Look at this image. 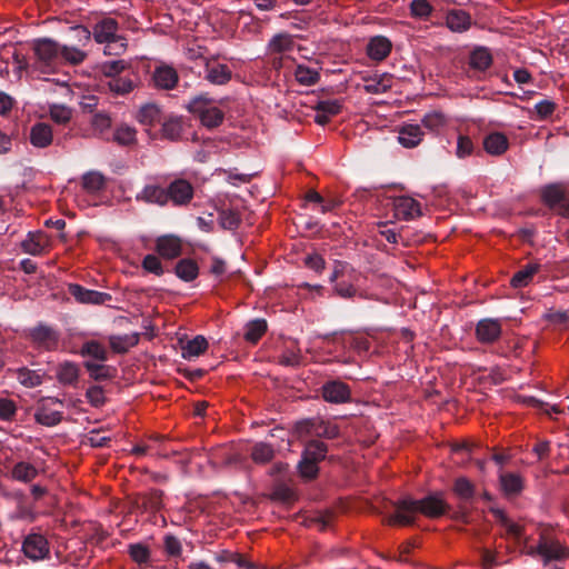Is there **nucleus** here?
Returning <instances> with one entry per match:
<instances>
[{"label":"nucleus","instance_id":"f257e3e1","mask_svg":"<svg viewBox=\"0 0 569 569\" xmlns=\"http://www.w3.org/2000/svg\"><path fill=\"white\" fill-rule=\"evenodd\" d=\"M395 513L387 522L390 526H411L416 521V515L421 513L427 518H439L448 512L450 506L442 492H432L422 499L405 497L393 502Z\"/></svg>","mask_w":569,"mask_h":569},{"label":"nucleus","instance_id":"f03ea898","mask_svg":"<svg viewBox=\"0 0 569 569\" xmlns=\"http://www.w3.org/2000/svg\"><path fill=\"white\" fill-rule=\"evenodd\" d=\"M187 108L192 114L199 118L204 127L210 129L219 127L224 119L223 111L207 96L194 97L189 101Z\"/></svg>","mask_w":569,"mask_h":569},{"label":"nucleus","instance_id":"7ed1b4c3","mask_svg":"<svg viewBox=\"0 0 569 569\" xmlns=\"http://www.w3.org/2000/svg\"><path fill=\"white\" fill-rule=\"evenodd\" d=\"M36 64L43 72L52 70L60 64V44L50 38L36 39L32 42Z\"/></svg>","mask_w":569,"mask_h":569},{"label":"nucleus","instance_id":"20e7f679","mask_svg":"<svg viewBox=\"0 0 569 569\" xmlns=\"http://www.w3.org/2000/svg\"><path fill=\"white\" fill-rule=\"evenodd\" d=\"M296 431L300 437H322L333 439L339 436V428L319 417L309 418L296 423Z\"/></svg>","mask_w":569,"mask_h":569},{"label":"nucleus","instance_id":"39448f33","mask_svg":"<svg viewBox=\"0 0 569 569\" xmlns=\"http://www.w3.org/2000/svg\"><path fill=\"white\" fill-rule=\"evenodd\" d=\"M79 33V38L89 42L91 39V32L86 27L77 26L73 28ZM119 24L112 18H106L94 24L92 36L96 42L106 43L114 39L118 34Z\"/></svg>","mask_w":569,"mask_h":569},{"label":"nucleus","instance_id":"423d86ee","mask_svg":"<svg viewBox=\"0 0 569 569\" xmlns=\"http://www.w3.org/2000/svg\"><path fill=\"white\" fill-rule=\"evenodd\" d=\"M29 338L32 345L44 351H54L59 347L60 335L50 326L39 323L29 330Z\"/></svg>","mask_w":569,"mask_h":569},{"label":"nucleus","instance_id":"0eeeda50","mask_svg":"<svg viewBox=\"0 0 569 569\" xmlns=\"http://www.w3.org/2000/svg\"><path fill=\"white\" fill-rule=\"evenodd\" d=\"M63 402L58 398H42L39 400L34 419L38 423L47 427H53L62 420V411L56 410V405H62Z\"/></svg>","mask_w":569,"mask_h":569},{"label":"nucleus","instance_id":"6e6552de","mask_svg":"<svg viewBox=\"0 0 569 569\" xmlns=\"http://www.w3.org/2000/svg\"><path fill=\"white\" fill-rule=\"evenodd\" d=\"M22 552L32 561L43 560L50 555L49 541L40 533H29L22 541Z\"/></svg>","mask_w":569,"mask_h":569},{"label":"nucleus","instance_id":"1a4fd4ad","mask_svg":"<svg viewBox=\"0 0 569 569\" xmlns=\"http://www.w3.org/2000/svg\"><path fill=\"white\" fill-rule=\"evenodd\" d=\"M541 198L543 203L557 211L558 214L565 218L569 217V200L560 184L546 186L541 191Z\"/></svg>","mask_w":569,"mask_h":569},{"label":"nucleus","instance_id":"9d476101","mask_svg":"<svg viewBox=\"0 0 569 569\" xmlns=\"http://www.w3.org/2000/svg\"><path fill=\"white\" fill-rule=\"evenodd\" d=\"M168 203L176 207L188 206L193 199V186L186 179L177 178L167 186Z\"/></svg>","mask_w":569,"mask_h":569},{"label":"nucleus","instance_id":"9b49d317","mask_svg":"<svg viewBox=\"0 0 569 569\" xmlns=\"http://www.w3.org/2000/svg\"><path fill=\"white\" fill-rule=\"evenodd\" d=\"M539 556L548 562L550 560H562L569 557V549L558 540L550 539L545 535L539 539Z\"/></svg>","mask_w":569,"mask_h":569},{"label":"nucleus","instance_id":"f8f14e48","mask_svg":"<svg viewBox=\"0 0 569 569\" xmlns=\"http://www.w3.org/2000/svg\"><path fill=\"white\" fill-rule=\"evenodd\" d=\"M136 200L148 204L166 207L168 204L167 187L157 183L146 184L142 190L137 193Z\"/></svg>","mask_w":569,"mask_h":569},{"label":"nucleus","instance_id":"ddd939ff","mask_svg":"<svg viewBox=\"0 0 569 569\" xmlns=\"http://www.w3.org/2000/svg\"><path fill=\"white\" fill-rule=\"evenodd\" d=\"M321 393L327 402L345 403L350 400L351 391L347 383L341 381H329L321 388Z\"/></svg>","mask_w":569,"mask_h":569},{"label":"nucleus","instance_id":"4468645a","mask_svg":"<svg viewBox=\"0 0 569 569\" xmlns=\"http://www.w3.org/2000/svg\"><path fill=\"white\" fill-rule=\"evenodd\" d=\"M395 213L399 219L412 220L421 216L420 203L411 197H398L393 201Z\"/></svg>","mask_w":569,"mask_h":569},{"label":"nucleus","instance_id":"2eb2a0df","mask_svg":"<svg viewBox=\"0 0 569 569\" xmlns=\"http://www.w3.org/2000/svg\"><path fill=\"white\" fill-rule=\"evenodd\" d=\"M30 143L38 149H44L53 142V131L50 124L46 122H37L30 128Z\"/></svg>","mask_w":569,"mask_h":569},{"label":"nucleus","instance_id":"dca6fc26","mask_svg":"<svg viewBox=\"0 0 569 569\" xmlns=\"http://www.w3.org/2000/svg\"><path fill=\"white\" fill-rule=\"evenodd\" d=\"M156 250L162 258L170 260L182 253V243L177 236H161L156 241Z\"/></svg>","mask_w":569,"mask_h":569},{"label":"nucleus","instance_id":"f3484780","mask_svg":"<svg viewBox=\"0 0 569 569\" xmlns=\"http://www.w3.org/2000/svg\"><path fill=\"white\" fill-rule=\"evenodd\" d=\"M68 292L81 303L101 305L110 298L108 293L89 290L77 283L69 284Z\"/></svg>","mask_w":569,"mask_h":569},{"label":"nucleus","instance_id":"a211bd4d","mask_svg":"<svg viewBox=\"0 0 569 569\" xmlns=\"http://www.w3.org/2000/svg\"><path fill=\"white\" fill-rule=\"evenodd\" d=\"M490 511L496 520L505 528L508 538L513 539L518 545L526 538L525 528L510 520L503 510L491 508Z\"/></svg>","mask_w":569,"mask_h":569},{"label":"nucleus","instance_id":"6ab92c4d","mask_svg":"<svg viewBox=\"0 0 569 569\" xmlns=\"http://www.w3.org/2000/svg\"><path fill=\"white\" fill-rule=\"evenodd\" d=\"M107 183L108 178L97 170H90L81 177V187L89 194H98L104 191Z\"/></svg>","mask_w":569,"mask_h":569},{"label":"nucleus","instance_id":"aec40b11","mask_svg":"<svg viewBox=\"0 0 569 569\" xmlns=\"http://www.w3.org/2000/svg\"><path fill=\"white\" fill-rule=\"evenodd\" d=\"M485 151L493 157L503 154L509 148V140L502 132H491L483 138Z\"/></svg>","mask_w":569,"mask_h":569},{"label":"nucleus","instance_id":"412c9836","mask_svg":"<svg viewBox=\"0 0 569 569\" xmlns=\"http://www.w3.org/2000/svg\"><path fill=\"white\" fill-rule=\"evenodd\" d=\"M476 335L479 341L491 343L500 337L501 326L498 320H480L476 328Z\"/></svg>","mask_w":569,"mask_h":569},{"label":"nucleus","instance_id":"4be33fe9","mask_svg":"<svg viewBox=\"0 0 569 569\" xmlns=\"http://www.w3.org/2000/svg\"><path fill=\"white\" fill-rule=\"evenodd\" d=\"M341 103L339 100H323L319 101L317 106L315 107L316 116L315 121L318 124H326L329 122V120L340 113L341 111Z\"/></svg>","mask_w":569,"mask_h":569},{"label":"nucleus","instance_id":"5701e85b","mask_svg":"<svg viewBox=\"0 0 569 569\" xmlns=\"http://www.w3.org/2000/svg\"><path fill=\"white\" fill-rule=\"evenodd\" d=\"M391 41L382 36H377L370 39L367 46L368 56L376 61L385 60L391 52Z\"/></svg>","mask_w":569,"mask_h":569},{"label":"nucleus","instance_id":"b1692460","mask_svg":"<svg viewBox=\"0 0 569 569\" xmlns=\"http://www.w3.org/2000/svg\"><path fill=\"white\" fill-rule=\"evenodd\" d=\"M48 247V237L41 232H29L27 238L21 242V248L26 253L40 256Z\"/></svg>","mask_w":569,"mask_h":569},{"label":"nucleus","instance_id":"393cba45","mask_svg":"<svg viewBox=\"0 0 569 569\" xmlns=\"http://www.w3.org/2000/svg\"><path fill=\"white\" fill-rule=\"evenodd\" d=\"M398 141L405 148H413L418 146L423 137V131L419 124H405L398 131Z\"/></svg>","mask_w":569,"mask_h":569},{"label":"nucleus","instance_id":"a878e982","mask_svg":"<svg viewBox=\"0 0 569 569\" xmlns=\"http://www.w3.org/2000/svg\"><path fill=\"white\" fill-rule=\"evenodd\" d=\"M136 119L140 124L147 128H152L161 121V110L154 103H146L138 110Z\"/></svg>","mask_w":569,"mask_h":569},{"label":"nucleus","instance_id":"bb28decb","mask_svg":"<svg viewBox=\"0 0 569 569\" xmlns=\"http://www.w3.org/2000/svg\"><path fill=\"white\" fill-rule=\"evenodd\" d=\"M152 79L156 87L164 90H170L178 82V73L173 68L162 66L156 68Z\"/></svg>","mask_w":569,"mask_h":569},{"label":"nucleus","instance_id":"cd10ccee","mask_svg":"<svg viewBox=\"0 0 569 569\" xmlns=\"http://www.w3.org/2000/svg\"><path fill=\"white\" fill-rule=\"evenodd\" d=\"M204 78L212 84H224L231 79V70L226 64L207 63Z\"/></svg>","mask_w":569,"mask_h":569},{"label":"nucleus","instance_id":"c85d7f7f","mask_svg":"<svg viewBox=\"0 0 569 569\" xmlns=\"http://www.w3.org/2000/svg\"><path fill=\"white\" fill-rule=\"evenodd\" d=\"M79 366L71 361L61 362L57 368V380L63 386H74L79 379Z\"/></svg>","mask_w":569,"mask_h":569},{"label":"nucleus","instance_id":"c756f323","mask_svg":"<svg viewBox=\"0 0 569 569\" xmlns=\"http://www.w3.org/2000/svg\"><path fill=\"white\" fill-rule=\"evenodd\" d=\"M539 270L540 266L538 263L526 264L512 276L510 286L516 289L527 287Z\"/></svg>","mask_w":569,"mask_h":569},{"label":"nucleus","instance_id":"7c9ffc66","mask_svg":"<svg viewBox=\"0 0 569 569\" xmlns=\"http://www.w3.org/2000/svg\"><path fill=\"white\" fill-rule=\"evenodd\" d=\"M163 491L159 489H151L148 492L140 493L138 496L137 502L146 511H158L163 506Z\"/></svg>","mask_w":569,"mask_h":569},{"label":"nucleus","instance_id":"2f4dec72","mask_svg":"<svg viewBox=\"0 0 569 569\" xmlns=\"http://www.w3.org/2000/svg\"><path fill=\"white\" fill-rule=\"evenodd\" d=\"M500 486L506 496H517L523 489L522 478L512 472L500 475Z\"/></svg>","mask_w":569,"mask_h":569},{"label":"nucleus","instance_id":"473e14b6","mask_svg":"<svg viewBox=\"0 0 569 569\" xmlns=\"http://www.w3.org/2000/svg\"><path fill=\"white\" fill-rule=\"evenodd\" d=\"M453 493L463 502H470L476 495V486L466 477H458L453 481Z\"/></svg>","mask_w":569,"mask_h":569},{"label":"nucleus","instance_id":"72a5a7b5","mask_svg":"<svg viewBox=\"0 0 569 569\" xmlns=\"http://www.w3.org/2000/svg\"><path fill=\"white\" fill-rule=\"evenodd\" d=\"M38 476L37 468L26 461L16 463L11 469V478L20 482H30Z\"/></svg>","mask_w":569,"mask_h":569},{"label":"nucleus","instance_id":"f704fd0d","mask_svg":"<svg viewBox=\"0 0 569 569\" xmlns=\"http://www.w3.org/2000/svg\"><path fill=\"white\" fill-rule=\"evenodd\" d=\"M174 272L178 278L189 282L198 277L199 268L194 260L186 258L176 264Z\"/></svg>","mask_w":569,"mask_h":569},{"label":"nucleus","instance_id":"c9c22d12","mask_svg":"<svg viewBox=\"0 0 569 569\" xmlns=\"http://www.w3.org/2000/svg\"><path fill=\"white\" fill-rule=\"evenodd\" d=\"M492 63V57L488 49L478 48L473 50L469 58V66L479 71L487 70Z\"/></svg>","mask_w":569,"mask_h":569},{"label":"nucleus","instance_id":"e433bc0d","mask_svg":"<svg viewBox=\"0 0 569 569\" xmlns=\"http://www.w3.org/2000/svg\"><path fill=\"white\" fill-rule=\"evenodd\" d=\"M183 131L182 119L179 117H170L161 128L162 137L172 141L180 139Z\"/></svg>","mask_w":569,"mask_h":569},{"label":"nucleus","instance_id":"4c0bfd02","mask_svg":"<svg viewBox=\"0 0 569 569\" xmlns=\"http://www.w3.org/2000/svg\"><path fill=\"white\" fill-rule=\"evenodd\" d=\"M447 27L456 32L465 31L470 26V17L463 11H451L446 18Z\"/></svg>","mask_w":569,"mask_h":569},{"label":"nucleus","instance_id":"58836bf2","mask_svg":"<svg viewBox=\"0 0 569 569\" xmlns=\"http://www.w3.org/2000/svg\"><path fill=\"white\" fill-rule=\"evenodd\" d=\"M137 77H117L109 80V89L117 94H127L137 86Z\"/></svg>","mask_w":569,"mask_h":569},{"label":"nucleus","instance_id":"ea45409f","mask_svg":"<svg viewBox=\"0 0 569 569\" xmlns=\"http://www.w3.org/2000/svg\"><path fill=\"white\" fill-rule=\"evenodd\" d=\"M208 348V341L202 336H197L182 347V357L190 359L203 353Z\"/></svg>","mask_w":569,"mask_h":569},{"label":"nucleus","instance_id":"a19ab883","mask_svg":"<svg viewBox=\"0 0 569 569\" xmlns=\"http://www.w3.org/2000/svg\"><path fill=\"white\" fill-rule=\"evenodd\" d=\"M295 42L290 34L279 33L276 34L269 42V51L271 53H283L293 49Z\"/></svg>","mask_w":569,"mask_h":569},{"label":"nucleus","instance_id":"79ce46f5","mask_svg":"<svg viewBox=\"0 0 569 569\" xmlns=\"http://www.w3.org/2000/svg\"><path fill=\"white\" fill-rule=\"evenodd\" d=\"M139 342V335L113 336L110 338V347L113 351L123 353Z\"/></svg>","mask_w":569,"mask_h":569},{"label":"nucleus","instance_id":"37998d69","mask_svg":"<svg viewBox=\"0 0 569 569\" xmlns=\"http://www.w3.org/2000/svg\"><path fill=\"white\" fill-rule=\"evenodd\" d=\"M84 368L89 372V376L96 381L108 380L114 376V369L110 366L87 361L84 362Z\"/></svg>","mask_w":569,"mask_h":569},{"label":"nucleus","instance_id":"c03bdc74","mask_svg":"<svg viewBox=\"0 0 569 569\" xmlns=\"http://www.w3.org/2000/svg\"><path fill=\"white\" fill-rule=\"evenodd\" d=\"M87 53L76 47L60 46V63L67 62L73 66L82 63Z\"/></svg>","mask_w":569,"mask_h":569},{"label":"nucleus","instance_id":"a18cd8bd","mask_svg":"<svg viewBox=\"0 0 569 569\" xmlns=\"http://www.w3.org/2000/svg\"><path fill=\"white\" fill-rule=\"evenodd\" d=\"M267 331V322L263 319H256L246 326L244 339L257 343Z\"/></svg>","mask_w":569,"mask_h":569},{"label":"nucleus","instance_id":"49530a36","mask_svg":"<svg viewBox=\"0 0 569 569\" xmlns=\"http://www.w3.org/2000/svg\"><path fill=\"white\" fill-rule=\"evenodd\" d=\"M328 452V447L325 442L319 440H311L307 442L302 456L313 461H322Z\"/></svg>","mask_w":569,"mask_h":569},{"label":"nucleus","instance_id":"de8ad7c7","mask_svg":"<svg viewBox=\"0 0 569 569\" xmlns=\"http://www.w3.org/2000/svg\"><path fill=\"white\" fill-rule=\"evenodd\" d=\"M295 78L302 86H313L319 81L320 74L316 69L299 64L296 68Z\"/></svg>","mask_w":569,"mask_h":569},{"label":"nucleus","instance_id":"09e8293b","mask_svg":"<svg viewBox=\"0 0 569 569\" xmlns=\"http://www.w3.org/2000/svg\"><path fill=\"white\" fill-rule=\"evenodd\" d=\"M273 457L274 449L268 443L258 442L252 447L251 458L257 463H267L271 461Z\"/></svg>","mask_w":569,"mask_h":569},{"label":"nucleus","instance_id":"8fccbe9b","mask_svg":"<svg viewBox=\"0 0 569 569\" xmlns=\"http://www.w3.org/2000/svg\"><path fill=\"white\" fill-rule=\"evenodd\" d=\"M448 123L446 116L441 112L427 113L422 119V126L428 130L439 133Z\"/></svg>","mask_w":569,"mask_h":569},{"label":"nucleus","instance_id":"3c124183","mask_svg":"<svg viewBox=\"0 0 569 569\" xmlns=\"http://www.w3.org/2000/svg\"><path fill=\"white\" fill-rule=\"evenodd\" d=\"M269 498L274 501L290 503L297 499V495L295 490L286 483H278L273 487Z\"/></svg>","mask_w":569,"mask_h":569},{"label":"nucleus","instance_id":"603ef678","mask_svg":"<svg viewBox=\"0 0 569 569\" xmlns=\"http://www.w3.org/2000/svg\"><path fill=\"white\" fill-rule=\"evenodd\" d=\"M17 379L27 388H34L42 383L41 375L24 367L17 370Z\"/></svg>","mask_w":569,"mask_h":569},{"label":"nucleus","instance_id":"864d4df0","mask_svg":"<svg viewBox=\"0 0 569 569\" xmlns=\"http://www.w3.org/2000/svg\"><path fill=\"white\" fill-rule=\"evenodd\" d=\"M81 356L92 357L97 360L104 361L108 358L107 349L98 341L91 340L86 342L80 351Z\"/></svg>","mask_w":569,"mask_h":569},{"label":"nucleus","instance_id":"5fc2aeb1","mask_svg":"<svg viewBox=\"0 0 569 569\" xmlns=\"http://www.w3.org/2000/svg\"><path fill=\"white\" fill-rule=\"evenodd\" d=\"M318 461H313L312 459H308L302 456L300 462L298 463V470L300 476L306 480H312L318 476L319 467Z\"/></svg>","mask_w":569,"mask_h":569},{"label":"nucleus","instance_id":"6e6d98bb","mask_svg":"<svg viewBox=\"0 0 569 569\" xmlns=\"http://www.w3.org/2000/svg\"><path fill=\"white\" fill-rule=\"evenodd\" d=\"M216 559L219 562H234L246 569H257L254 563L246 560L240 553L223 550L216 556Z\"/></svg>","mask_w":569,"mask_h":569},{"label":"nucleus","instance_id":"4d7b16f0","mask_svg":"<svg viewBox=\"0 0 569 569\" xmlns=\"http://www.w3.org/2000/svg\"><path fill=\"white\" fill-rule=\"evenodd\" d=\"M137 131L129 126H120L114 131V140L122 146H129L136 141Z\"/></svg>","mask_w":569,"mask_h":569},{"label":"nucleus","instance_id":"13d9d810","mask_svg":"<svg viewBox=\"0 0 569 569\" xmlns=\"http://www.w3.org/2000/svg\"><path fill=\"white\" fill-rule=\"evenodd\" d=\"M129 555L138 565H146L150 559V550L142 543H134L129 546Z\"/></svg>","mask_w":569,"mask_h":569},{"label":"nucleus","instance_id":"bf43d9fd","mask_svg":"<svg viewBox=\"0 0 569 569\" xmlns=\"http://www.w3.org/2000/svg\"><path fill=\"white\" fill-rule=\"evenodd\" d=\"M50 118L58 124H66L70 121L72 112L64 106L53 104L49 110Z\"/></svg>","mask_w":569,"mask_h":569},{"label":"nucleus","instance_id":"052dcab7","mask_svg":"<svg viewBox=\"0 0 569 569\" xmlns=\"http://www.w3.org/2000/svg\"><path fill=\"white\" fill-rule=\"evenodd\" d=\"M104 44V54L120 56L127 49V39L119 34L109 42H106Z\"/></svg>","mask_w":569,"mask_h":569},{"label":"nucleus","instance_id":"680f3d73","mask_svg":"<svg viewBox=\"0 0 569 569\" xmlns=\"http://www.w3.org/2000/svg\"><path fill=\"white\" fill-rule=\"evenodd\" d=\"M333 291L337 296L343 299H350L356 296L362 297V293L358 291V289L349 282L338 281L333 284Z\"/></svg>","mask_w":569,"mask_h":569},{"label":"nucleus","instance_id":"e2e57ef3","mask_svg":"<svg viewBox=\"0 0 569 569\" xmlns=\"http://www.w3.org/2000/svg\"><path fill=\"white\" fill-rule=\"evenodd\" d=\"M475 144L468 136L460 134L457 139L456 156L460 159L467 158L473 153Z\"/></svg>","mask_w":569,"mask_h":569},{"label":"nucleus","instance_id":"0e129e2a","mask_svg":"<svg viewBox=\"0 0 569 569\" xmlns=\"http://www.w3.org/2000/svg\"><path fill=\"white\" fill-rule=\"evenodd\" d=\"M432 7L427 0H412L410 12L415 18H427L431 14Z\"/></svg>","mask_w":569,"mask_h":569},{"label":"nucleus","instance_id":"69168bd1","mask_svg":"<svg viewBox=\"0 0 569 569\" xmlns=\"http://www.w3.org/2000/svg\"><path fill=\"white\" fill-rule=\"evenodd\" d=\"M220 224L228 230L236 229L240 223V217L237 212L231 210H222L219 213Z\"/></svg>","mask_w":569,"mask_h":569},{"label":"nucleus","instance_id":"338daca9","mask_svg":"<svg viewBox=\"0 0 569 569\" xmlns=\"http://www.w3.org/2000/svg\"><path fill=\"white\" fill-rule=\"evenodd\" d=\"M86 397L89 403L96 408L103 406L106 402L104 392L100 386L90 387L86 392Z\"/></svg>","mask_w":569,"mask_h":569},{"label":"nucleus","instance_id":"774afa93","mask_svg":"<svg viewBox=\"0 0 569 569\" xmlns=\"http://www.w3.org/2000/svg\"><path fill=\"white\" fill-rule=\"evenodd\" d=\"M142 267L146 271L151 272L156 276H161L163 273L161 261L157 256L153 254H147L143 258Z\"/></svg>","mask_w":569,"mask_h":569}]
</instances>
